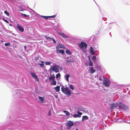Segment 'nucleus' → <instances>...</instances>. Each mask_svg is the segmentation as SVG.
<instances>
[{"label": "nucleus", "mask_w": 130, "mask_h": 130, "mask_svg": "<svg viewBox=\"0 0 130 130\" xmlns=\"http://www.w3.org/2000/svg\"><path fill=\"white\" fill-rule=\"evenodd\" d=\"M88 66L93 67V64L92 61L89 62L88 64Z\"/></svg>", "instance_id": "a19ab883"}, {"label": "nucleus", "mask_w": 130, "mask_h": 130, "mask_svg": "<svg viewBox=\"0 0 130 130\" xmlns=\"http://www.w3.org/2000/svg\"><path fill=\"white\" fill-rule=\"evenodd\" d=\"M17 27L20 31L22 32H24V29L21 25H20L18 24H17Z\"/></svg>", "instance_id": "9b49d317"}, {"label": "nucleus", "mask_w": 130, "mask_h": 130, "mask_svg": "<svg viewBox=\"0 0 130 130\" xmlns=\"http://www.w3.org/2000/svg\"><path fill=\"white\" fill-rule=\"evenodd\" d=\"M73 114L72 113H71L70 114V117H69L70 118H71L72 117V116H73Z\"/></svg>", "instance_id": "0e129e2a"}, {"label": "nucleus", "mask_w": 130, "mask_h": 130, "mask_svg": "<svg viewBox=\"0 0 130 130\" xmlns=\"http://www.w3.org/2000/svg\"><path fill=\"white\" fill-rule=\"evenodd\" d=\"M17 7L19 8L18 9V10L21 11H23L24 10V9L22 7V6L21 5V6H18Z\"/></svg>", "instance_id": "c9c22d12"}, {"label": "nucleus", "mask_w": 130, "mask_h": 130, "mask_svg": "<svg viewBox=\"0 0 130 130\" xmlns=\"http://www.w3.org/2000/svg\"><path fill=\"white\" fill-rule=\"evenodd\" d=\"M58 34L59 35L61 36L63 38L66 39L68 38V36L63 32H59Z\"/></svg>", "instance_id": "6ab92c4d"}, {"label": "nucleus", "mask_w": 130, "mask_h": 130, "mask_svg": "<svg viewBox=\"0 0 130 130\" xmlns=\"http://www.w3.org/2000/svg\"><path fill=\"white\" fill-rule=\"evenodd\" d=\"M43 36L47 40L50 41H52V38L46 35H43Z\"/></svg>", "instance_id": "c756f323"}, {"label": "nucleus", "mask_w": 130, "mask_h": 130, "mask_svg": "<svg viewBox=\"0 0 130 130\" xmlns=\"http://www.w3.org/2000/svg\"><path fill=\"white\" fill-rule=\"evenodd\" d=\"M77 111H83V112H84V111L83 110H85L86 109L85 108H84L82 106H80L79 107H77Z\"/></svg>", "instance_id": "5701e85b"}, {"label": "nucleus", "mask_w": 130, "mask_h": 130, "mask_svg": "<svg viewBox=\"0 0 130 130\" xmlns=\"http://www.w3.org/2000/svg\"><path fill=\"white\" fill-rule=\"evenodd\" d=\"M60 86H61V91H62V89H63L64 91L66 90H70L69 88V87H67L66 85V87H65L63 85H62L61 84H60Z\"/></svg>", "instance_id": "4be33fe9"}, {"label": "nucleus", "mask_w": 130, "mask_h": 130, "mask_svg": "<svg viewBox=\"0 0 130 130\" xmlns=\"http://www.w3.org/2000/svg\"><path fill=\"white\" fill-rule=\"evenodd\" d=\"M70 61L69 60H66V63L68 62L70 63L71 62H70Z\"/></svg>", "instance_id": "e2e57ef3"}, {"label": "nucleus", "mask_w": 130, "mask_h": 130, "mask_svg": "<svg viewBox=\"0 0 130 130\" xmlns=\"http://www.w3.org/2000/svg\"><path fill=\"white\" fill-rule=\"evenodd\" d=\"M60 86H57L54 88V89L56 92H59L60 90Z\"/></svg>", "instance_id": "393cba45"}, {"label": "nucleus", "mask_w": 130, "mask_h": 130, "mask_svg": "<svg viewBox=\"0 0 130 130\" xmlns=\"http://www.w3.org/2000/svg\"><path fill=\"white\" fill-rule=\"evenodd\" d=\"M24 7H27V8L30 9L34 13V14H35L34 15V16H36V14H37L38 15H40L37 13H36L35 11H34V10H33V9L30 8H29L28 6V5L27 4H26V6H24ZM30 13H31V17H33L34 16V14L33 13H32L30 12Z\"/></svg>", "instance_id": "f8f14e48"}, {"label": "nucleus", "mask_w": 130, "mask_h": 130, "mask_svg": "<svg viewBox=\"0 0 130 130\" xmlns=\"http://www.w3.org/2000/svg\"><path fill=\"white\" fill-rule=\"evenodd\" d=\"M77 114L74 113L73 116V117L74 118H80L82 114V113L80 111H77Z\"/></svg>", "instance_id": "ddd939ff"}, {"label": "nucleus", "mask_w": 130, "mask_h": 130, "mask_svg": "<svg viewBox=\"0 0 130 130\" xmlns=\"http://www.w3.org/2000/svg\"><path fill=\"white\" fill-rule=\"evenodd\" d=\"M6 32H7V33H12V31H10L9 30H8L7 29L6 30Z\"/></svg>", "instance_id": "de8ad7c7"}, {"label": "nucleus", "mask_w": 130, "mask_h": 130, "mask_svg": "<svg viewBox=\"0 0 130 130\" xmlns=\"http://www.w3.org/2000/svg\"><path fill=\"white\" fill-rule=\"evenodd\" d=\"M37 97L39 99L38 100L40 103H43L45 102V97L44 96L42 97L40 96H38Z\"/></svg>", "instance_id": "dca6fc26"}, {"label": "nucleus", "mask_w": 130, "mask_h": 130, "mask_svg": "<svg viewBox=\"0 0 130 130\" xmlns=\"http://www.w3.org/2000/svg\"><path fill=\"white\" fill-rule=\"evenodd\" d=\"M91 60L92 62L95 64L94 68L98 71H101L102 70L101 67V63L99 62V60L96 58V56H92Z\"/></svg>", "instance_id": "7ed1b4c3"}, {"label": "nucleus", "mask_w": 130, "mask_h": 130, "mask_svg": "<svg viewBox=\"0 0 130 130\" xmlns=\"http://www.w3.org/2000/svg\"><path fill=\"white\" fill-rule=\"evenodd\" d=\"M69 87L70 89L72 90V91L74 90L75 89V86L74 85L71 84L69 86Z\"/></svg>", "instance_id": "7c9ffc66"}, {"label": "nucleus", "mask_w": 130, "mask_h": 130, "mask_svg": "<svg viewBox=\"0 0 130 130\" xmlns=\"http://www.w3.org/2000/svg\"><path fill=\"white\" fill-rule=\"evenodd\" d=\"M59 66L55 64H54L49 69L48 71H49L50 74L51 76L52 75V74L53 73V71L57 73L59 72V69H58Z\"/></svg>", "instance_id": "20e7f679"}, {"label": "nucleus", "mask_w": 130, "mask_h": 130, "mask_svg": "<svg viewBox=\"0 0 130 130\" xmlns=\"http://www.w3.org/2000/svg\"><path fill=\"white\" fill-rule=\"evenodd\" d=\"M59 68L60 69V71H61L62 70V67H60L59 66V67L58 68V69H59Z\"/></svg>", "instance_id": "680f3d73"}, {"label": "nucleus", "mask_w": 130, "mask_h": 130, "mask_svg": "<svg viewBox=\"0 0 130 130\" xmlns=\"http://www.w3.org/2000/svg\"><path fill=\"white\" fill-rule=\"evenodd\" d=\"M14 79L13 77L10 75L6 76L4 78V81L6 82L8 86L10 87L11 85L16 88L17 86L14 82Z\"/></svg>", "instance_id": "f03ea898"}, {"label": "nucleus", "mask_w": 130, "mask_h": 130, "mask_svg": "<svg viewBox=\"0 0 130 130\" xmlns=\"http://www.w3.org/2000/svg\"><path fill=\"white\" fill-rule=\"evenodd\" d=\"M109 106L110 109L112 110L118 106V103H115L110 104Z\"/></svg>", "instance_id": "9d476101"}, {"label": "nucleus", "mask_w": 130, "mask_h": 130, "mask_svg": "<svg viewBox=\"0 0 130 130\" xmlns=\"http://www.w3.org/2000/svg\"><path fill=\"white\" fill-rule=\"evenodd\" d=\"M57 48L56 47V53L57 54L60 53L62 55H63L64 54L65 51L63 49H57Z\"/></svg>", "instance_id": "f3484780"}, {"label": "nucleus", "mask_w": 130, "mask_h": 130, "mask_svg": "<svg viewBox=\"0 0 130 130\" xmlns=\"http://www.w3.org/2000/svg\"><path fill=\"white\" fill-rule=\"evenodd\" d=\"M62 90V92L66 95V97L68 98L69 97L73 94V93L71 90H66L64 91L63 89Z\"/></svg>", "instance_id": "6e6552de"}, {"label": "nucleus", "mask_w": 130, "mask_h": 130, "mask_svg": "<svg viewBox=\"0 0 130 130\" xmlns=\"http://www.w3.org/2000/svg\"><path fill=\"white\" fill-rule=\"evenodd\" d=\"M80 39H76L74 40V41L77 44H78V43H79L80 42Z\"/></svg>", "instance_id": "58836bf2"}, {"label": "nucleus", "mask_w": 130, "mask_h": 130, "mask_svg": "<svg viewBox=\"0 0 130 130\" xmlns=\"http://www.w3.org/2000/svg\"><path fill=\"white\" fill-rule=\"evenodd\" d=\"M3 20L6 23H9V22L6 19H5L4 18H3Z\"/></svg>", "instance_id": "49530a36"}, {"label": "nucleus", "mask_w": 130, "mask_h": 130, "mask_svg": "<svg viewBox=\"0 0 130 130\" xmlns=\"http://www.w3.org/2000/svg\"><path fill=\"white\" fill-rule=\"evenodd\" d=\"M89 62L86 61L85 63V65L87 67L88 66V64H89Z\"/></svg>", "instance_id": "09e8293b"}, {"label": "nucleus", "mask_w": 130, "mask_h": 130, "mask_svg": "<svg viewBox=\"0 0 130 130\" xmlns=\"http://www.w3.org/2000/svg\"><path fill=\"white\" fill-rule=\"evenodd\" d=\"M9 25L10 26H13V25L11 23L9 24Z\"/></svg>", "instance_id": "774afa93"}, {"label": "nucleus", "mask_w": 130, "mask_h": 130, "mask_svg": "<svg viewBox=\"0 0 130 130\" xmlns=\"http://www.w3.org/2000/svg\"><path fill=\"white\" fill-rule=\"evenodd\" d=\"M70 77V75L69 74H66L64 76V78L65 80L67 82H69V78Z\"/></svg>", "instance_id": "412c9836"}, {"label": "nucleus", "mask_w": 130, "mask_h": 130, "mask_svg": "<svg viewBox=\"0 0 130 130\" xmlns=\"http://www.w3.org/2000/svg\"><path fill=\"white\" fill-rule=\"evenodd\" d=\"M121 122H123L125 123H127V121L126 120V119L125 120H122L121 121H120Z\"/></svg>", "instance_id": "6e6d98bb"}, {"label": "nucleus", "mask_w": 130, "mask_h": 130, "mask_svg": "<svg viewBox=\"0 0 130 130\" xmlns=\"http://www.w3.org/2000/svg\"><path fill=\"white\" fill-rule=\"evenodd\" d=\"M24 51H25L26 52H28V50L27 49V46H26L25 45L24 46Z\"/></svg>", "instance_id": "a18cd8bd"}, {"label": "nucleus", "mask_w": 130, "mask_h": 130, "mask_svg": "<svg viewBox=\"0 0 130 130\" xmlns=\"http://www.w3.org/2000/svg\"><path fill=\"white\" fill-rule=\"evenodd\" d=\"M94 50V48L92 46H90L89 51L90 54L91 55H94L95 53Z\"/></svg>", "instance_id": "aec40b11"}, {"label": "nucleus", "mask_w": 130, "mask_h": 130, "mask_svg": "<svg viewBox=\"0 0 130 130\" xmlns=\"http://www.w3.org/2000/svg\"><path fill=\"white\" fill-rule=\"evenodd\" d=\"M39 56L38 55H37L36 56H35L34 58L35 60L37 61L38 59Z\"/></svg>", "instance_id": "c03bdc74"}, {"label": "nucleus", "mask_w": 130, "mask_h": 130, "mask_svg": "<svg viewBox=\"0 0 130 130\" xmlns=\"http://www.w3.org/2000/svg\"><path fill=\"white\" fill-rule=\"evenodd\" d=\"M52 63L51 61H44V63L46 65L51 66V64Z\"/></svg>", "instance_id": "4c0bfd02"}, {"label": "nucleus", "mask_w": 130, "mask_h": 130, "mask_svg": "<svg viewBox=\"0 0 130 130\" xmlns=\"http://www.w3.org/2000/svg\"><path fill=\"white\" fill-rule=\"evenodd\" d=\"M78 47L83 50V52L84 53L86 52V49L88 46L87 44L85 42L81 41L80 42L78 43L77 45Z\"/></svg>", "instance_id": "39448f33"}, {"label": "nucleus", "mask_w": 130, "mask_h": 130, "mask_svg": "<svg viewBox=\"0 0 130 130\" xmlns=\"http://www.w3.org/2000/svg\"><path fill=\"white\" fill-rule=\"evenodd\" d=\"M4 45L7 49H11V48L9 47V46L10 45V42H8L7 43H5Z\"/></svg>", "instance_id": "bb28decb"}, {"label": "nucleus", "mask_w": 130, "mask_h": 130, "mask_svg": "<svg viewBox=\"0 0 130 130\" xmlns=\"http://www.w3.org/2000/svg\"><path fill=\"white\" fill-rule=\"evenodd\" d=\"M63 112L65 113L66 114V115L67 116H69L70 115V113L68 111L66 110H63Z\"/></svg>", "instance_id": "72a5a7b5"}, {"label": "nucleus", "mask_w": 130, "mask_h": 130, "mask_svg": "<svg viewBox=\"0 0 130 130\" xmlns=\"http://www.w3.org/2000/svg\"><path fill=\"white\" fill-rule=\"evenodd\" d=\"M126 120L127 121V123L129 124H130V119L129 120L126 119Z\"/></svg>", "instance_id": "13d9d810"}, {"label": "nucleus", "mask_w": 130, "mask_h": 130, "mask_svg": "<svg viewBox=\"0 0 130 130\" xmlns=\"http://www.w3.org/2000/svg\"><path fill=\"white\" fill-rule=\"evenodd\" d=\"M78 122V121L74 122H73V121L71 120L68 121L67 122L66 124L67 128L68 129H70L72 126H73L74 125H76L77 124L76 123H77Z\"/></svg>", "instance_id": "0eeeda50"}, {"label": "nucleus", "mask_w": 130, "mask_h": 130, "mask_svg": "<svg viewBox=\"0 0 130 130\" xmlns=\"http://www.w3.org/2000/svg\"><path fill=\"white\" fill-rule=\"evenodd\" d=\"M34 97H35V99H36V100H37L38 99L37 98V95H34Z\"/></svg>", "instance_id": "69168bd1"}, {"label": "nucleus", "mask_w": 130, "mask_h": 130, "mask_svg": "<svg viewBox=\"0 0 130 130\" xmlns=\"http://www.w3.org/2000/svg\"><path fill=\"white\" fill-rule=\"evenodd\" d=\"M49 79L48 78L45 79V81L46 82H48L49 81Z\"/></svg>", "instance_id": "338daca9"}, {"label": "nucleus", "mask_w": 130, "mask_h": 130, "mask_svg": "<svg viewBox=\"0 0 130 130\" xmlns=\"http://www.w3.org/2000/svg\"><path fill=\"white\" fill-rule=\"evenodd\" d=\"M56 16V14L52 16H49V19L54 18Z\"/></svg>", "instance_id": "79ce46f5"}, {"label": "nucleus", "mask_w": 130, "mask_h": 130, "mask_svg": "<svg viewBox=\"0 0 130 130\" xmlns=\"http://www.w3.org/2000/svg\"><path fill=\"white\" fill-rule=\"evenodd\" d=\"M47 114L50 117L51 116V113L50 111H49V112H48Z\"/></svg>", "instance_id": "5fc2aeb1"}, {"label": "nucleus", "mask_w": 130, "mask_h": 130, "mask_svg": "<svg viewBox=\"0 0 130 130\" xmlns=\"http://www.w3.org/2000/svg\"><path fill=\"white\" fill-rule=\"evenodd\" d=\"M39 62L41 63H38V65L40 66V68H45V66L44 64V61L41 60L39 61Z\"/></svg>", "instance_id": "a211bd4d"}, {"label": "nucleus", "mask_w": 130, "mask_h": 130, "mask_svg": "<svg viewBox=\"0 0 130 130\" xmlns=\"http://www.w3.org/2000/svg\"><path fill=\"white\" fill-rule=\"evenodd\" d=\"M89 119L88 117L87 116H83L82 121H84L85 120H88Z\"/></svg>", "instance_id": "c85d7f7f"}, {"label": "nucleus", "mask_w": 130, "mask_h": 130, "mask_svg": "<svg viewBox=\"0 0 130 130\" xmlns=\"http://www.w3.org/2000/svg\"><path fill=\"white\" fill-rule=\"evenodd\" d=\"M55 76H52V75L51 76V77H49V81H51L55 79Z\"/></svg>", "instance_id": "e433bc0d"}, {"label": "nucleus", "mask_w": 130, "mask_h": 130, "mask_svg": "<svg viewBox=\"0 0 130 130\" xmlns=\"http://www.w3.org/2000/svg\"><path fill=\"white\" fill-rule=\"evenodd\" d=\"M61 76V75L59 73L56 75V77L57 81H59V79L60 78Z\"/></svg>", "instance_id": "a878e982"}, {"label": "nucleus", "mask_w": 130, "mask_h": 130, "mask_svg": "<svg viewBox=\"0 0 130 130\" xmlns=\"http://www.w3.org/2000/svg\"><path fill=\"white\" fill-rule=\"evenodd\" d=\"M102 19L104 21H106L107 20V18H105L104 17H103L102 18Z\"/></svg>", "instance_id": "052dcab7"}, {"label": "nucleus", "mask_w": 130, "mask_h": 130, "mask_svg": "<svg viewBox=\"0 0 130 130\" xmlns=\"http://www.w3.org/2000/svg\"><path fill=\"white\" fill-rule=\"evenodd\" d=\"M100 71V72H98L97 75L95 76V78H97L98 80L101 81L103 80L102 76L103 75L102 73V72H101Z\"/></svg>", "instance_id": "1a4fd4ad"}, {"label": "nucleus", "mask_w": 130, "mask_h": 130, "mask_svg": "<svg viewBox=\"0 0 130 130\" xmlns=\"http://www.w3.org/2000/svg\"><path fill=\"white\" fill-rule=\"evenodd\" d=\"M20 14H21V16L23 17L27 18L28 17H29V15H27L26 14L23 13H20Z\"/></svg>", "instance_id": "f704fd0d"}, {"label": "nucleus", "mask_w": 130, "mask_h": 130, "mask_svg": "<svg viewBox=\"0 0 130 130\" xmlns=\"http://www.w3.org/2000/svg\"><path fill=\"white\" fill-rule=\"evenodd\" d=\"M128 107L125 104L124 107H123L122 109L123 110L126 111H128Z\"/></svg>", "instance_id": "cd10ccee"}, {"label": "nucleus", "mask_w": 130, "mask_h": 130, "mask_svg": "<svg viewBox=\"0 0 130 130\" xmlns=\"http://www.w3.org/2000/svg\"><path fill=\"white\" fill-rule=\"evenodd\" d=\"M12 93L14 98L18 99L17 102L15 105L10 106L12 108V111L9 113L7 117L9 122L0 127V130H13L15 129L19 125L21 119L24 116L25 111L23 106L27 100L23 95L22 90L20 89H15L13 90Z\"/></svg>", "instance_id": "f257e3e1"}, {"label": "nucleus", "mask_w": 130, "mask_h": 130, "mask_svg": "<svg viewBox=\"0 0 130 130\" xmlns=\"http://www.w3.org/2000/svg\"><path fill=\"white\" fill-rule=\"evenodd\" d=\"M49 19V16H44V19L45 20H47Z\"/></svg>", "instance_id": "8fccbe9b"}, {"label": "nucleus", "mask_w": 130, "mask_h": 130, "mask_svg": "<svg viewBox=\"0 0 130 130\" xmlns=\"http://www.w3.org/2000/svg\"><path fill=\"white\" fill-rule=\"evenodd\" d=\"M56 47L57 48V49H59V48H60L65 49H66L65 48H66L64 45L59 42L57 44V46H56Z\"/></svg>", "instance_id": "2eb2a0df"}, {"label": "nucleus", "mask_w": 130, "mask_h": 130, "mask_svg": "<svg viewBox=\"0 0 130 130\" xmlns=\"http://www.w3.org/2000/svg\"><path fill=\"white\" fill-rule=\"evenodd\" d=\"M102 78L103 85L105 87H109L111 84L110 80L107 78L104 77V75L103 76Z\"/></svg>", "instance_id": "423d86ee"}, {"label": "nucleus", "mask_w": 130, "mask_h": 130, "mask_svg": "<svg viewBox=\"0 0 130 130\" xmlns=\"http://www.w3.org/2000/svg\"><path fill=\"white\" fill-rule=\"evenodd\" d=\"M65 53L69 55H71L72 54V52L68 49H66V50Z\"/></svg>", "instance_id": "2f4dec72"}, {"label": "nucleus", "mask_w": 130, "mask_h": 130, "mask_svg": "<svg viewBox=\"0 0 130 130\" xmlns=\"http://www.w3.org/2000/svg\"><path fill=\"white\" fill-rule=\"evenodd\" d=\"M93 67H91L89 68L88 71L91 74H93L95 72V69Z\"/></svg>", "instance_id": "4468645a"}, {"label": "nucleus", "mask_w": 130, "mask_h": 130, "mask_svg": "<svg viewBox=\"0 0 130 130\" xmlns=\"http://www.w3.org/2000/svg\"><path fill=\"white\" fill-rule=\"evenodd\" d=\"M30 74L32 77L33 78L36 76V74L34 73L31 72Z\"/></svg>", "instance_id": "ea45409f"}, {"label": "nucleus", "mask_w": 130, "mask_h": 130, "mask_svg": "<svg viewBox=\"0 0 130 130\" xmlns=\"http://www.w3.org/2000/svg\"><path fill=\"white\" fill-rule=\"evenodd\" d=\"M12 46V48L14 49L15 48H16L17 47V45L15 44H13Z\"/></svg>", "instance_id": "603ef678"}, {"label": "nucleus", "mask_w": 130, "mask_h": 130, "mask_svg": "<svg viewBox=\"0 0 130 130\" xmlns=\"http://www.w3.org/2000/svg\"><path fill=\"white\" fill-rule=\"evenodd\" d=\"M52 41H53V43H54V44H56V41L53 38H52Z\"/></svg>", "instance_id": "864d4df0"}, {"label": "nucleus", "mask_w": 130, "mask_h": 130, "mask_svg": "<svg viewBox=\"0 0 130 130\" xmlns=\"http://www.w3.org/2000/svg\"><path fill=\"white\" fill-rule=\"evenodd\" d=\"M34 78L35 79V80H36V81H39V79L36 76V77H34Z\"/></svg>", "instance_id": "3c124183"}, {"label": "nucleus", "mask_w": 130, "mask_h": 130, "mask_svg": "<svg viewBox=\"0 0 130 130\" xmlns=\"http://www.w3.org/2000/svg\"><path fill=\"white\" fill-rule=\"evenodd\" d=\"M69 60L70 61V62H73L74 61L72 59H69Z\"/></svg>", "instance_id": "4d7b16f0"}, {"label": "nucleus", "mask_w": 130, "mask_h": 130, "mask_svg": "<svg viewBox=\"0 0 130 130\" xmlns=\"http://www.w3.org/2000/svg\"><path fill=\"white\" fill-rule=\"evenodd\" d=\"M125 105V104H123L122 102H119V103H118V106L119 108H121L122 109Z\"/></svg>", "instance_id": "b1692460"}, {"label": "nucleus", "mask_w": 130, "mask_h": 130, "mask_svg": "<svg viewBox=\"0 0 130 130\" xmlns=\"http://www.w3.org/2000/svg\"><path fill=\"white\" fill-rule=\"evenodd\" d=\"M57 81L55 79L51 81L50 84L51 85H55L56 84Z\"/></svg>", "instance_id": "473e14b6"}, {"label": "nucleus", "mask_w": 130, "mask_h": 130, "mask_svg": "<svg viewBox=\"0 0 130 130\" xmlns=\"http://www.w3.org/2000/svg\"><path fill=\"white\" fill-rule=\"evenodd\" d=\"M4 13L6 14L9 17V13L7 11L5 10L4 11Z\"/></svg>", "instance_id": "37998d69"}, {"label": "nucleus", "mask_w": 130, "mask_h": 130, "mask_svg": "<svg viewBox=\"0 0 130 130\" xmlns=\"http://www.w3.org/2000/svg\"><path fill=\"white\" fill-rule=\"evenodd\" d=\"M92 57V56H91V55H88V56L87 57L88 58V59L89 58H91Z\"/></svg>", "instance_id": "bf43d9fd"}]
</instances>
